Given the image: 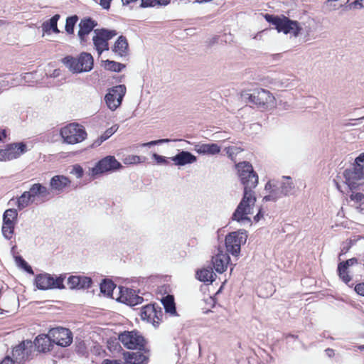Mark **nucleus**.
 <instances>
[{
    "label": "nucleus",
    "instance_id": "obj_3",
    "mask_svg": "<svg viewBox=\"0 0 364 364\" xmlns=\"http://www.w3.org/2000/svg\"><path fill=\"white\" fill-rule=\"evenodd\" d=\"M60 135L64 142L75 144L85 139L87 132L83 126L77 123H71L61 129Z\"/></svg>",
    "mask_w": 364,
    "mask_h": 364
},
{
    "label": "nucleus",
    "instance_id": "obj_39",
    "mask_svg": "<svg viewBox=\"0 0 364 364\" xmlns=\"http://www.w3.org/2000/svg\"><path fill=\"white\" fill-rule=\"evenodd\" d=\"M347 269V267L342 266L341 264L338 265V275L346 284H348L351 281V277L348 274Z\"/></svg>",
    "mask_w": 364,
    "mask_h": 364
},
{
    "label": "nucleus",
    "instance_id": "obj_40",
    "mask_svg": "<svg viewBox=\"0 0 364 364\" xmlns=\"http://www.w3.org/2000/svg\"><path fill=\"white\" fill-rule=\"evenodd\" d=\"M16 264L23 269L26 272L33 274V271L31 267L25 261L21 256L15 257Z\"/></svg>",
    "mask_w": 364,
    "mask_h": 364
},
{
    "label": "nucleus",
    "instance_id": "obj_5",
    "mask_svg": "<svg viewBox=\"0 0 364 364\" xmlns=\"http://www.w3.org/2000/svg\"><path fill=\"white\" fill-rule=\"evenodd\" d=\"M247 238V232L244 230L229 233L225 237V247L227 251L233 256L238 255L240 252L241 245L246 242Z\"/></svg>",
    "mask_w": 364,
    "mask_h": 364
},
{
    "label": "nucleus",
    "instance_id": "obj_64",
    "mask_svg": "<svg viewBox=\"0 0 364 364\" xmlns=\"http://www.w3.org/2000/svg\"><path fill=\"white\" fill-rule=\"evenodd\" d=\"M264 287L265 288H269L270 289V294H271L272 291L273 290V287H272V284L267 283V284H264Z\"/></svg>",
    "mask_w": 364,
    "mask_h": 364
},
{
    "label": "nucleus",
    "instance_id": "obj_2",
    "mask_svg": "<svg viewBox=\"0 0 364 364\" xmlns=\"http://www.w3.org/2000/svg\"><path fill=\"white\" fill-rule=\"evenodd\" d=\"M264 18L268 23L274 25L279 33L282 32L284 34L291 33L294 37H297L302 30L298 21H293L284 16L280 17L266 14Z\"/></svg>",
    "mask_w": 364,
    "mask_h": 364
},
{
    "label": "nucleus",
    "instance_id": "obj_42",
    "mask_svg": "<svg viewBox=\"0 0 364 364\" xmlns=\"http://www.w3.org/2000/svg\"><path fill=\"white\" fill-rule=\"evenodd\" d=\"M228 156L232 161L235 160L236 155L240 153L242 149L237 146H228L225 149Z\"/></svg>",
    "mask_w": 364,
    "mask_h": 364
},
{
    "label": "nucleus",
    "instance_id": "obj_19",
    "mask_svg": "<svg viewBox=\"0 0 364 364\" xmlns=\"http://www.w3.org/2000/svg\"><path fill=\"white\" fill-rule=\"evenodd\" d=\"M33 343V348H36L38 351L39 352H48L51 350V347H53V342L52 341L51 336L49 335L46 334H41L38 335Z\"/></svg>",
    "mask_w": 364,
    "mask_h": 364
},
{
    "label": "nucleus",
    "instance_id": "obj_50",
    "mask_svg": "<svg viewBox=\"0 0 364 364\" xmlns=\"http://www.w3.org/2000/svg\"><path fill=\"white\" fill-rule=\"evenodd\" d=\"M152 157L156 160V163L159 164H168L167 159L163 156L159 155L157 154H154Z\"/></svg>",
    "mask_w": 364,
    "mask_h": 364
},
{
    "label": "nucleus",
    "instance_id": "obj_11",
    "mask_svg": "<svg viewBox=\"0 0 364 364\" xmlns=\"http://www.w3.org/2000/svg\"><path fill=\"white\" fill-rule=\"evenodd\" d=\"M122 167V164L117 161L114 156H107L100 160L95 166L92 168V176L99 175L105 172L112 171Z\"/></svg>",
    "mask_w": 364,
    "mask_h": 364
},
{
    "label": "nucleus",
    "instance_id": "obj_8",
    "mask_svg": "<svg viewBox=\"0 0 364 364\" xmlns=\"http://www.w3.org/2000/svg\"><path fill=\"white\" fill-rule=\"evenodd\" d=\"M33 352V343L31 341L26 340L14 348L12 356L16 363L22 364L30 359Z\"/></svg>",
    "mask_w": 364,
    "mask_h": 364
},
{
    "label": "nucleus",
    "instance_id": "obj_34",
    "mask_svg": "<svg viewBox=\"0 0 364 364\" xmlns=\"http://www.w3.org/2000/svg\"><path fill=\"white\" fill-rule=\"evenodd\" d=\"M115 288L116 285L111 280L104 279L100 284L101 292L107 296H112Z\"/></svg>",
    "mask_w": 364,
    "mask_h": 364
},
{
    "label": "nucleus",
    "instance_id": "obj_36",
    "mask_svg": "<svg viewBox=\"0 0 364 364\" xmlns=\"http://www.w3.org/2000/svg\"><path fill=\"white\" fill-rule=\"evenodd\" d=\"M77 21L78 16L77 15H73L67 18L65 23V31L68 34L74 33V28Z\"/></svg>",
    "mask_w": 364,
    "mask_h": 364
},
{
    "label": "nucleus",
    "instance_id": "obj_38",
    "mask_svg": "<svg viewBox=\"0 0 364 364\" xmlns=\"http://www.w3.org/2000/svg\"><path fill=\"white\" fill-rule=\"evenodd\" d=\"M348 0H327L326 5L330 8L331 10H336L342 6H346Z\"/></svg>",
    "mask_w": 364,
    "mask_h": 364
},
{
    "label": "nucleus",
    "instance_id": "obj_32",
    "mask_svg": "<svg viewBox=\"0 0 364 364\" xmlns=\"http://www.w3.org/2000/svg\"><path fill=\"white\" fill-rule=\"evenodd\" d=\"M60 18L59 14L54 15L48 21H46L43 24V29L44 31L48 32L50 30L55 33H58L60 31L58 28L57 23Z\"/></svg>",
    "mask_w": 364,
    "mask_h": 364
},
{
    "label": "nucleus",
    "instance_id": "obj_23",
    "mask_svg": "<svg viewBox=\"0 0 364 364\" xmlns=\"http://www.w3.org/2000/svg\"><path fill=\"white\" fill-rule=\"evenodd\" d=\"M70 183L68 178L64 176L57 175L53 176L50 181V186L51 191L61 192L65 187Z\"/></svg>",
    "mask_w": 364,
    "mask_h": 364
},
{
    "label": "nucleus",
    "instance_id": "obj_13",
    "mask_svg": "<svg viewBox=\"0 0 364 364\" xmlns=\"http://www.w3.org/2000/svg\"><path fill=\"white\" fill-rule=\"evenodd\" d=\"M49 335L53 343L62 347L70 346L73 341V334L68 328H54L49 331Z\"/></svg>",
    "mask_w": 364,
    "mask_h": 364
},
{
    "label": "nucleus",
    "instance_id": "obj_37",
    "mask_svg": "<svg viewBox=\"0 0 364 364\" xmlns=\"http://www.w3.org/2000/svg\"><path fill=\"white\" fill-rule=\"evenodd\" d=\"M170 0H141L139 5L141 8L154 6L156 5H167Z\"/></svg>",
    "mask_w": 364,
    "mask_h": 364
},
{
    "label": "nucleus",
    "instance_id": "obj_7",
    "mask_svg": "<svg viewBox=\"0 0 364 364\" xmlns=\"http://www.w3.org/2000/svg\"><path fill=\"white\" fill-rule=\"evenodd\" d=\"M95 36L92 38L95 49L99 55L104 50H107L108 41L117 36V33L114 30H108L105 28L94 30Z\"/></svg>",
    "mask_w": 364,
    "mask_h": 364
},
{
    "label": "nucleus",
    "instance_id": "obj_24",
    "mask_svg": "<svg viewBox=\"0 0 364 364\" xmlns=\"http://www.w3.org/2000/svg\"><path fill=\"white\" fill-rule=\"evenodd\" d=\"M156 317L157 313L156 312V304H149L142 307L141 310V318L142 320H146L147 322L151 323L155 326Z\"/></svg>",
    "mask_w": 364,
    "mask_h": 364
},
{
    "label": "nucleus",
    "instance_id": "obj_27",
    "mask_svg": "<svg viewBox=\"0 0 364 364\" xmlns=\"http://www.w3.org/2000/svg\"><path fill=\"white\" fill-rule=\"evenodd\" d=\"M79 66L82 68V72H87L92 69L93 58L88 53H82L78 57Z\"/></svg>",
    "mask_w": 364,
    "mask_h": 364
},
{
    "label": "nucleus",
    "instance_id": "obj_18",
    "mask_svg": "<svg viewBox=\"0 0 364 364\" xmlns=\"http://www.w3.org/2000/svg\"><path fill=\"white\" fill-rule=\"evenodd\" d=\"M230 260V258L228 254L220 250H218V252L212 258V262L215 271L220 274L226 270Z\"/></svg>",
    "mask_w": 364,
    "mask_h": 364
},
{
    "label": "nucleus",
    "instance_id": "obj_63",
    "mask_svg": "<svg viewBox=\"0 0 364 364\" xmlns=\"http://www.w3.org/2000/svg\"><path fill=\"white\" fill-rule=\"evenodd\" d=\"M139 0H122L123 4H129L130 3H134L138 1Z\"/></svg>",
    "mask_w": 364,
    "mask_h": 364
},
{
    "label": "nucleus",
    "instance_id": "obj_26",
    "mask_svg": "<svg viewBox=\"0 0 364 364\" xmlns=\"http://www.w3.org/2000/svg\"><path fill=\"white\" fill-rule=\"evenodd\" d=\"M125 361L129 364H142L147 358L141 352L124 353Z\"/></svg>",
    "mask_w": 364,
    "mask_h": 364
},
{
    "label": "nucleus",
    "instance_id": "obj_47",
    "mask_svg": "<svg viewBox=\"0 0 364 364\" xmlns=\"http://www.w3.org/2000/svg\"><path fill=\"white\" fill-rule=\"evenodd\" d=\"M80 282L79 284V289H88L91 284L92 279L87 277H80Z\"/></svg>",
    "mask_w": 364,
    "mask_h": 364
},
{
    "label": "nucleus",
    "instance_id": "obj_41",
    "mask_svg": "<svg viewBox=\"0 0 364 364\" xmlns=\"http://www.w3.org/2000/svg\"><path fill=\"white\" fill-rule=\"evenodd\" d=\"M14 228H15V224L9 225H2V228H1L2 235L6 240H10L13 237V235L14 233Z\"/></svg>",
    "mask_w": 364,
    "mask_h": 364
},
{
    "label": "nucleus",
    "instance_id": "obj_21",
    "mask_svg": "<svg viewBox=\"0 0 364 364\" xmlns=\"http://www.w3.org/2000/svg\"><path fill=\"white\" fill-rule=\"evenodd\" d=\"M264 188L266 191H269V194L263 198V200L264 201H276L279 198L285 196L284 194H283V192H282V189L278 182L277 184H274L272 183L271 181H269L266 183Z\"/></svg>",
    "mask_w": 364,
    "mask_h": 364
},
{
    "label": "nucleus",
    "instance_id": "obj_6",
    "mask_svg": "<svg viewBox=\"0 0 364 364\" xmlns=\"http://www.w3.org/2000/svg\"><path fill=\"white\" fill-rule=\"evenodd\" d=\"M119 340L128 349L144 350L145 340L138 331H124L119 335Z\"/></svg>",
    "mask_w": 364,
    "mask_h": 364
},
{
    "label": "nucleus",
    "instance_id": "obj_29",
    "mask_svg": "<svg viewBox=\"0 0 364 364\" xmlns=\"http://www.w3.org/2000/svg\"><path fill=\"white\" fill-rule=\"evenodd\" d=\"M161 303L166 313H168L172 316L176 315V309L173 296L167 295L163 297L161 299Z\"/></svg>",
    "mask_w": 364,
    "mask_h": 364
},
{
    "label": "nucleus",
    "instance_id": "obj_20",
    "mask_svg": "<svg viewBox=\"0 0 364 364\" xmlns=\"http://www.w3.org/2000/svg\"><path fill=\"white\" fill-rule=\"evenodd\" d=\"M194 151L198 154L214 156L220 152L221 148L215 143H198L194 146Z\"/></svg>",
    "mask_w": 364,
    "mask_h": 364
},
{
    "label": "nucleus",
    "instance_id": "obj_28",
    "mask_svg": "<svg viewBox=\"0 0 364 364\" xmlns=\"http://www.w3.org/2000/svg\"><path fill=\"white\" fill-rule=\"evenodd\" d=\"M215 274L211 267L204 268L196 272V277L201 282L212 283Z\"/></svg>",
    "mask_w": 364,
    "mask_h": 364
},
{
    "label": "nucleus",
    "instance_id": "obj_54",
    "mask_svg": "<svg viewBox=\"0 0 364 364\" xmlns=\"http://www.w3.org/2000/svg\"><path fill=\"white\" fill-rule=\"evenodd\" d=\"M355 291L360 295L364 296V283L358 284L355 287Z\"/></svg>",
    "mask_w": 364,
    "mask_h": 364
},
{
    "label": "nucleus",
    "instance_id": "obj_61",
    "mask_svg": "<svg viewBox=\"0 0 364 364\" xmlns=\"http://www.w3.org/2000/svg\"><path fill=\"white\" fill-rule=\"evenodd\" d=\"M102 364H122V363L118 360H110L106 359L103 361Z\"/></svg>",
    "mask_w": 364,
    "mask_h": 364
},
{
    "label": "nucleus",
    "instance_id": "obj_45",
    "mask_svg": "<svg viewBox=\"0 0 364 364\" xmlns=\"http://www.w3.org/2000/svg\"><path fill=\"white\" fill-rule=\"evenodd\" d=\"M364 8V0H355L346 6V9H360Z\"/></svg>",
    "mask_w": 364,
    "mask_h": 364
},
{
    "label": "nucleus",
    "instance_id": "obj_59",
    "mask_svg": "<svg viewBox=\"0 0 364 364\" xmlns=\"http://www.w3.org/2000/svg\"><path fill=\"white\" fill-rule=\"evenodd\" d=\"M15 221L14 220H12L9 218H4L3 217V225H12V224H15Z\"/></svg>",
    "mask_w": 364,
    "mask_h": 364
},
{
    "label": "nucleus",
    "instance_id": "obj_9",
    "mask_svg": "<svg viewBox=\"0 0 364 364\" xmlns=\"http://www.w3.org/2000/svg\"><path fill=\"white\" fill-rule=\"evenodd\" d=\"M125 93L124 85H119L110 89L105 97L107 107L111 110H115L121 105Z\"/></svg>",
    "mask_w": 364,
    "mask_h": 364
},
{
    "label": "nucleus",
    "instance_id": "obj_15",
    "mask_svg": "<svg viewBox=\"0 0 364 364\" xmlns=\"http://www.w3.org/2000/svg\"><path fill=\"white\" fill-rule=\"evenodd\" d=\"M119 289L120 296L118 300L122 303L129 306H136L144 301L143 297L136 294L135 290L121 287H119Z\"/></svg>",
    "mask_w": 364,
    "mask_h": 364
},
{
    "label": "nucleus",
    "instance_id": "obj_10",
    "mask_svg": "<svg viewBox=\"0 0 364 364\" xmlns=\"http://www.w3.org/2000/svg\"><path fill=\"white\" fill-rule=\"evenodd\" d=\"M35 282L37 288L41 290L64 288L63 278L62 277L55 279L48 274H40L36 276Z\"/></svg>",
    "mask_w": 364,
    "mask_h": 364
},
{
    "label": "nucleus",
    "instance_id": "obj_48",
    "mask_svg": "<svg viewBox=\"0 0 364 364\" xmlns=\"http://www.w3.org/2000/svg\"><path fill=\"white\" fill-rule=\"evenodd\" d=\"M4 218H9L12 220H16L17 219V217H18V212L16 209L14 208H10V209H7L4 213V215H3Z\"/></svg>",
    "mask_w": 364,
    "mask_h": 364
},
{
    "label": "nucleus",
    "instance_id": "obj_43",
    "mask_svg": "<svg viewBox=\"0 0 364 364\" xmlns=\"http://www.w3.org/2000/svg\"><path fill=\"white\" fill-rule=\"evenodd\" d=\"M80 276H71L68 279V285L70 289H79Z\"/></svg>",
    "mask_w": 364,
    "mask_h": 364
},
{
    "label": "nucleus",
    "instance_id": "obj_12",
    "mask_svg": "<svg viewBox=\"0 0 364 364\" xmlns=\"http://www.w3.org/2000/svg\"><path fill=\"white\" fill-rule=\"evenodd\" d=\"M343 176L350 190L357 189L364 183V173L353 164L344 171Z\"/></svg>",
    "mask_w": 364,
    "mask_h": 364
},
{
    "label": "nucleus",
    "instance_id": "obj_25",
    "mask_svg": "<svg viewBox=\"0 0 364 364\" xmlns=\"http://www.w3.org/2000/svg\"><path fill=\"white\" fill-rule=\"evenodd\" d=\"M128 42L124 36H120L114 43L112 50L119 57H125L128 55Z\"/></svg>",
    "mask_w": 364,
    "mask_h": 364
},
{
    "label": "nucleus",
    "instance_id": "obj_22",
    "mask_svg": "<svg viewBox=\"0 0 364 364\" xmlns=\"http://www.w3.org/2000/svg\"><path fill=\"white\" fill-rule=\"evenodd\" d=\"M175 165L185 166L188 164L194 163L197 161L196 156L187 151H182L176 156L171 158Z\"/></svg>",
    "mask_w": 364,
    "mask_h": 364
},
{
    "label": "nucleus",
    "instance_id": "obj_49",
    "mask_svg": "<svg viewBox=\"0 0 364 364\" xmlns=\"http://www.w3.org/2000/svg\"><path fill=\"white\" fill-rule=\"evenodd\" d=\"M74 174L77 178H80L83 176V169L80 165H75L70 172Z\"/></svg>",
    "mask_w": 364,
    "mask_h": 364
},
{
    "label": "nucleus",
    "instance_id": "obj_33",
    "mask_svg": "<svg viewBox=\"0 0 364 364\" xmlns=\"http://www.w3.org/2000/svg\"><path fill=\"white\" fill-rule=\"evenodd\" d=\"M103 63L105 69L109 71L121 72L125 68V65L114 60H106Z\"/></svg>",
    "mask_w": 364,
    "mask_h": 364
},
{
    "label": "nucleus",
    "instance_id": "obj_51",
    "mask_svg": "<svg viewBox=\"0 0 364 364\" xmlns=\"http://www.w3.org/2000/svg\"><path fill=\"white\" fill-rule=\"evenodd\" d=\"M117 128H116L115 126H113L107 129L101 136H102L103 139L107 140L117 131Z\"/></svg>",
    "mask_w": 364,
    "mask_h": 364
},
{
    "label": "nucleus",
    "instance_id": "obj_17",
    "mask_svg": "<svg viewBox=\"0 0 364 364\" xmlns=\"http://www.w3.org/2000/svg\"><path fill=\"white\" fill-rule=\"evenodd\" d=\"M97 23L91 18H84L79 23L78 38L81 43L87 41L86 36L96 27Z\"/></svg>",
    "mask_w": 364,
    "mask_h": 364
},
{
    "label": "nucleus",
    "instance_id": "obj_46",
    "mask_svg": "<svg viewBox=\"0 0 364 364\" xmlns=\"http://www.w3.org/2000/svg\"><path fill=\"white\" fill-rule=\"evenodd\" d=\"M359 170L364 173V153L360 154L355 159L353 164Z\"/></svg>",
    "mask_w": 364,
    "mask_h": 364
},
{
    "label": "nucleus",
    "instance_id": "obj_57",
    "mask_svg": "<svg viewBox=\"0 0 364 364\" xmlns=\"http://www.w3.org/2000/svg\"><path fill=\"white\" fill-rule=\"evenodd\" d=\"M105 139H103L102 136H100L97 140H95L92 144L91 145V147L92 148H95V147H97L99 146L100 145H101V144L105 141Z\"/></svg>",
    "mask_w": 364,
    "mask_h": 364
},
{
    "label": "nucleus",
    "instance_id": "obj_62",
    "mask_svg": "<svg viewBox=\"0 0 364 364\" xmlns=\"http://www.w3.org/2000/svg\"><path fill=\"white\" fill-rule=\"evenodd\" d=\"M261 217H262V213H261V210H259L258 213L255 216L254 220L256 222H258L260 220Z\"/></svg>",
    "mask_w": 364,
    "mask_h": 364
},
{
    "label": "nucleus",
    "instance_id": "obj_30",
    "mask_svg": "<svg viewBox=\"0 0 364 364\" xmlns=\"http://www.w3.org/2000/svg\"><path fill=\"white\" fill-rule=\"evenodd\" d=\"M278 183L280 186L282 192H283V194H284L285 196L292 193V191L294 189V185L291 177L283 176L282 181L278 182Z\"/></svg>",
    "mask_w": 364,
    "mask_h": 364
},
{
    "label": "nucleus",
    "instance_id": "obj_16",
    "mask_svg": "<svg viewBox=\"0 0 364 364\" xmlns=\"http://www.w3.org/2000/svg\"><path fill=\"white\" fill-rule=\"evenodd\" d=\"M32 198V203L36 200L46 201L49 199L50 191L41 183L33 184L27 191Z\"/></svg>",
    "mask_w": 364,
    "mask_h": 364
},
{
    "label": "nucleus",
    "instance_id": "obj_4",
    "mask_svg": "<svg viewBox=\"0 0 364 364\" xmlns=\"http://www.w3.org/2000/svg\"><path fill=\"white\" fill-rule=\"evenodd\" d=\"M249 101L259 107L269 108L274 107L275 98L272 93L264 89H255L247 94Z\"/></svg>",
    "mask_w": 364,
    "mask_h": 364
},
{
    "label": "nucleus",
    "instance_id": "obj_58",
    "mask_svg": "<svg viewBox=\"0 0 364 364\" xmlns=\"http://www.w3.org/2000/svg\"><path fill=\"white\" fill-rule=\"evenodd\" d=\"M14 360L11 359L9 356H6L0 364H14Z\"/></svg>",
    "mask_w": 364,
    "mask_h": 364
},
{
    "label": "nucleus",
    "instance_id": "obj_52",
    "mask_svg": "<svg viewBox=\"0 0 364 364\" xmlns=\"http://www.w3.org/2000/svg\"><path fill=\"white\" fill-rule=\"evenodd\" d=\"M358 259L355 257H353L351 259H347L346 261L341 262L339 264H342V266H344L346 267H348L350 266H353L355 264H357Z\"/></svg>",
    "mask_w": 364,
    "mask_h": 364
},
{
    "label": "nucleus",
    "instance_id": "obj_56",
    "mask_svg": "<svg viewBox=\"0 0 364 364\" xmlns=\"http://www.w3.org/2000/svg\"><path fill=\"white\" fill-rule=\"evenodd\" d=\"M112 0H100V4L105 9H108L110 7V2Z\"/></svg>",
    "mask_w": 364,
    "mask_h": 364
},
{
    "label": "nucleus",
    "instance_id": "obj_44",
    "mask_svg": "<svg viewBox=\"0 0 364 364\" xmlns=\"http://www.w3.org/2000/svg\"><path fill=\"white\" fill-rule=\"evenodd\" d=\"M182 141V139H158V140H154V141H151L149 142H147V143H145L143 144V146H154V145H159V144H164V143H168L170 141Z\"/></svg>",
    "mask_w": 364,
    "mask_h": 364
},
{
    "label": "nucleus",
    "instance_id": "obj_60",
    "mask_svg": "<svg viewBox=\"0 0 364 364\" xmlns=\"http://www.w3.org/2000/svg\"><path fill=\"white\" fill-rule=\"evenodd\" d=\"M263 286H260L258 289H257V293H258V295L259 296H261V297H267L269 296V294H264L262 292V289H263Z\"/></svg>",
    "mask_w": 364,
    "mask_h": 364
},
{
    "label": "nucleus",
    "instance_id": "obj_55",
    "mask_svg": "<svg viewBox=\"0 0 364 364\" xmlns=\"http://www.w3.org/2000/svg\"><path fill=\"white\" fill-rule=\"evenodd\" d=\"M12 301H13V303H14V304H14V305H13L14 306H8V307H7V309H6V310H4V309H1V308H0V309H1V311H5L9 312V313H13V312H14V311H15V306H16V298H15V297H13V298H12Z\"/></svg>",
    "mask_w": 364,
    "mask_h": 364
},
{
    "label": "nucleus",
    "instance_id": "obj_14",
    "mask_svg": "<svg viewBox=\"0 0 364 364\" xmlns=\"http://www.w3.org/2000/svg\"><path fill=\"white\" fill-rule=\"evenodd\" d=\"M26 151V145L23 142L8 144L5 149H0V161L17 159Z\"/></svg>",
    "mask_w": 364,
    "mask_h": 364
},
{
    "label": "nucleus",
    "instance_id": "obj_31",
    "mask_svg": "<svg viewBox=\"0 0 364 364\" xmlns=\"http://www.w3.org/2000/svg\"><path fill=\"white\" fill-rule=\"evenodd\" d=\"M63 63L73 73L82 72V68L79 66L78 58L67 56L63 59Z\"/></svg>",
    "mask_w": 364,
    "mask_h": 364
},
{
    "label": "nucleus",
    "instance_id": "obj_1",
    "mask_svg": "<svg viewBox=\"0 0 364 364\" xmlns=\"http://www.w3.org/2000/svg\"><path fill=\"white\" fill-rule=\"evenodd\" d=\"M239 178L244 186L243 197L232 214V219L240 223H250L251 220L247 216L252 214V209L256 202L254 188L258 184V176L253 170L251 164L247 161L236 164Z\"/></svg>",
    "mask_w": 364,
    "mask_h": 364
},
{
    "label": "nucleus",
    "instance_id": "obj_53",
    "mask_svg": "<svg viewBox=\"0 0 364 364\" xmlns=\"http://www.w3.org/2000/svg\"><path fill=\"white\" fill-rule=\"evenodd\" d=\"M156 312L157 313V317H156V321H158V322H155V326L159 323V322L162 320L163 317V312L161 308L158 305H156Z\"/></svg>",
    "mask_w": 364,
    "mask_h": 364
},
{
    "label": "nucleus",
    "instance_id": "obj_35",
    "mask_svg": "<svg viewBox=\"0 0 364 364\" xmlns=\"http://www.w3.org/2000/svg\"><path fill=\"white\" fill-rule=\"evenodd\" d=\"M32 203V198L27 191H24L17 200V207L22 210Z\"/></svg>",
    "mask_w": 364,
    "mask_h": 364
}]
</instances>
